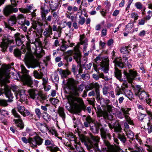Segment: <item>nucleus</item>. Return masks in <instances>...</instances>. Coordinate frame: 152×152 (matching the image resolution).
<instances>
[{
    "mask_svg": "<svg viewBox=\"0 0 152 152\" xmlns=\"http://www.w3.org/2000/svg\"><path fill=\"white\" fill-rule=\"evenodd\" d=\"M122 90V87L121 88H120L118 85H116V87L115 89V92L116 95L118 96L121 93V91Z\"/></svg>",
    "mask_w": 152,
    "mask_h": 152,
    "instance_id": "c03bdc74",
    "label": "nucleus"
},
{
    "mask_svg": "<svg viewBox=\"0 0 152 152\" xmlns=\"http://www.w3.org/2000/svg\"><path fill=\"white\" fill-rule=\"evenodd\" d=\"M53 34L52 28L50 25H49L48 27L45 29L43 33L45 40L48 41L50 38L52 37Z\"/></svg>",
    "mask_w": 152,
    "mask_h": 152,
    "instance_id": "412c9836",
    "label": "nucleus"
},
{
    "mask_svg": "<svg viewBox=\"0 0 152 152\" xmlns=\"http://www.w3.org/2000/svg\"><path fill=\"white\" fill-rule=\"evenodd\" d=\"M35 112L38 117L40 118L42 115L40 110L39 108L35 109Z\"/></svg>",
    "mask_w": 152,
    "mask_h": 152,
    "instance_id": "4d7b16f0",
    "label": "nucleus"
},
{
    "mask_svg": "<svg viewBox=\"0 0 152 152\" xmlns=\"http://www.w3.org/2000/svg\"><path fill=\"white\" fill-rule=\"evenodd\" d=\"M14 37L16 42V44L18 46H20L21 45L25 46L23 45V42L22 39L24 38L25 36L22 35L20 34L19 33H17L14 35Z\"/></svg>",
    "mask_w": 152,
    "mask_h": 152,
    "instance_id": "b1692460",
    "label": "nucleus"
},
{
    "mask_svg": "<svg viewBox=\"0 0 152 152\" xmlns=\"http://www.w3.org/2000/svg\"><path fill=\"white\" fill-rule=\"evenodd\" d=\"M125 131L126 132V135L127 136V138L129 139V141L130 143H132L131 140L134 139V133L130 130L128 131L127 129L125 130Z\"/></svg>",
    "mask_w": 152,
    "mask_h": 152,
    "instance_id": "2f4dec72",
    "label": "nucleus"
},
{
    "mask_svg": "<svg viewBox=\"0 0 152 152\" xmlns=\"http://www.w3.org/2000/svg\"><path fill=\"white\" fill-rule=\"evenodd\" d=\"M21 68L22 75L18 73L10 72L11 69H14L10 65L2 66L0 70V80H3L10 78L16 79L18 77L25 84L31 87H33V83H37V81H33L31 77L28 75L29 71L27 70L23 65H21Z\"/></svg>",
    "mask_w": 152,
    "mask_h": 152,
    "instance_id": "f257e3e1",
    "label": "nucleus"
},
{
    "mask_svg": "<svg viewBox=\"0 0 152 152\" xmlns=\"http://www.w3.org/2000/svg\"><path fill=\"white\" fill-rule=\"evenodd\" d=\"M49 6L51 10L52 11L56 10L57 9L59 5V3L57 1H49Z\"/></svg>",
    "mask_w": 152,
    "mask_h": 152,
    "instance_id": "cd10ccee",
    "label": "nucleus"
},
{
    "mask_svg": "<svg viewBox=\"0 0 152 152\" xmlns=\"http://www.w3.org/2000/svg\"><path fill=\"white\" fill-rule=\"evenodd\" d=\"M17 86H12V88L11 89L12 90V91L15 92V95L19 91V90H18V89L17 88Z\"/></svg>",
    "mask_w": 152,
    "mask_h": 152,
    "instance_id": "338daca9",
    "label": "nucleus"
},
{
    "mask_svg": "<svg viewBox=\"0 0 152 152\" xmlns=\"http://www.w3.org/2000/svg\"><path fill=\"white\" fill-rule=\"evenodd\" d=\"M45 145L47 146H47V148L48 150L51 152H56L59 149L58 147L55 146L54 144L52 143L51 141L48 140H45Z\"/></svg>",
    "mask_w": 152,
    "mask_h": 152,
    "instance_id": "4be33fe9",
    "label": "nucleus"
},
{
    "mask_svg": "<svg viewBox=\"0 0 152 152\" xmlns=\"http://www.w3.org/2000/svg\"><path fill=\"white\" fill-rule=\"evenodd\" d=\"M79 47V45L76 47L75 48V53L74 54V58L75 60L79 66V69L78 70L79 74L82 72L83 69L82 68L81 62V55L80 52L78 50Z\"/></svg>",
    "mask_w": 152,
    "mask_h": 152,
    "instance_id": "f8f14e48",
    "label": "nucleus"
},
{
    "mask_svg": "<svg viewBox=\"0 0 152 152\" xmlns=\"http://www.w3.org/2000/svg\"><path fill=\"white\" fill-rule=\"evenodd\" d=\"M0 113L1 114L4 116H6L8 115H9V113L8 111H7L1 110L0 109Z\"/></svg>",
    "mask_w": 152,
    "mask_h": 152,
    "instance_id": "bf43d9fd",
    "label": "nucleus"
},
{
    "mask_svg": "<svg viewBox=\"0 0 152 152\" xmlns=\"http://www.w3.org/2000/svg\"><path fill=\"white\" fill-rule=\"evenodd\" d=\"M80 42L78 43L77 45L75 46L74 48V50L75 51V53H74V54L75 53V48L78 46V45H79V47L78 48V50L80 52V53H81L80 52V51L79 50V48L80 47V45H82L83 46V52H86V50L88 47V39L86 38L85 36V34H83L82 35H80ZM81 54V53H80ZM89 54V51H88L87 53H84V55L85 56H88V54ZM82 57V56H81V57Z\"/></svg>",
    "mask_w": 152,
    "mask_h": 152,
    "instance_id": "6e6552de",
    "label": "nucleus"
},
{
    "mask_svg": "<svg viewBox=\"0 0 152 152\" xmlns=\"http://www.w3.org/2000/svg\"><path fill=\"white\" fill-rule=\"evenodd\" d=\"M17 21L19 24L20 25H26L27 26L30 25V22L28 20H26L24 15L20 14L17 16Z\"/></svg>",
    "mask_w": 152,
    "mask_h": 152,
    "instance_id": "5701e85b",
    "label": "nucleus"
},
{
    "mask_svg": "<svg viewBox=\"0 0 152 152\" xmlns=\"http://www.w3.org/2000/svg\"><path fill=\"white\" fill-rule=\"evenodd\" d=\"M25 91V90L23 89L19 90L18 92L15 94V96L17 99H19L20 102L22 103H26L27 99Z\"/></svg>",
    "mask_w": 152,
    "mask_h": 152,
    "instance_id": "aec40b11",
    "label": "nucleus"
},
{
    "mask_svg": "<svg viewBox=\"0 0 152 152\" xmlns=\"http://www.w3.org/2000/svg\"><path fill=\"white\" fill-rule=\"evenodd\" d=\"M124 74L126 76L127 80L129 83H131L132 82L134 78L137 76V73L136 72L132 69L129 70V73L124 71Z\"/></svg>",
    "mask_w": 152,
    "mask_h": 152,
    "instance_id": "6ab92c4d",
    "label": "nucleus"
},
{
    "mask_svg": "<svg viewBox=\"0 0 152 152\" xmlns=\"http://www.w3.org/2000/svg\"><path fill=\"white\" fill-rule=\"evenodd\" d=\"M100 131L101 136L103 140L105 146L102 148L103 152H117L116 148L113 145H111L108 141L111 139V137L109 131L102 127L100 129Z\"/></svg>",
    "mask_w": 152,
    "mask_h": 152,
    "instance_id": "f03ea898",
    "label": "nucleus"
},
{
    "mask_svg": "<svg viewBox=\"0 0 152 152\" xmlns=\"http://www.w3.org/2000/svg\"><path fill=\"white\" fill-rule=\"evenodd\" d=\"M86 122H85L84 123V126L86 127H88L91 124H92L94 121L91 118V116L89 115L87 116L86 118Z\"/></svg>",
    "mask_w": 152,
    "mask_h": 152,
    "instance_id": "473e14b6",
    "label": "nucleus"
},
{
    "mask_svg": "<svg viewBox=\"0 0 152 152\" xmlns=\"http://www.w3.org/2000/svg\"><path fill=\"white\" fill-rule=\"evenodd\" d=\"M135 94L137 92H138L139 91H141L142 90V89L141 88L140 86L138 85H137L135 86Z\"/></svg>",
    "mask_w": 152,
    "mask_h": 152,
    "instance_id": "69168bd1",
    "label": "nucleus"
},
{
    "mask_svg": "<svg viewBox=\"0 0 152 152\" xmlns=\"http://www.w3.org/2000/svg\"><path fill=\"white\" fill-rule=\"evenodd\" d=\"M51 13L54 20H56L59 17V13L58 11L54 12L52 11Z\"/></svg>",
    "mask_w": 152,
    "mask_h": 152,
    "instance_id": "3c124183",
    "label": "nucleus"
},
{
    "mask_svg": "<svg viewBox=\"0 0 152 152\" xmlns=\"http://www.w3.org/2000/svg\"><path fill=\"white\" fill-rule=\"evenodd\" d=\"M40 73H39L37 71L34 70L33 72L34 76L35 78L41 79L42 78V74L41 72Z\"/></svg>",
    "mask_w": 152,
    "mask_h": 152,
    "instance_id": "79ce46f5",
    "label": "nucleus"
},
{
    "mask_svg": "<svg viewBox=\"0 0 152 152\" xmlns=\"http://www.w3.org/2000/svg\"><path fill=\"white\" fill-rule=\"evenodd\" d=\"M4 38L3 41L0 44V47L1 48V50L5 51L7 49L8 46L13 42V41L12 39L11 36L8 35L4 36Z\"/></svg>",
    "mask_w": 152,
    "mask_h": 152,
    "instance_id": "ddd939ff",
    "label": "nucleus"
},
{
    "mask_svg": "<svg viewBox=\"0 0 152 152\" xmlns=\"http://www.w3.org/2000/svg\"><path fill=\"white\" fill-rule=\"evenodd\" d=\"M99 137L98 136H91V138L88 140L86 144V146L89 152H103L102 149L101 152L98 147Z\"/></svg>",
    "mask_w": 152,
    "mask_h": 152,
    "instance_id": "423d86ee",
    "label": "nucleus"
},
{
    "mask_svg": "<svg viewBox=\"0 0 152 152\" xmlns=\"http://www.w3.org/2000/svg\"><path fill=\"white\" fill-rule=\"evenodd\" d=\"M72 71L75 75H77V69L76 68V66L75 64L72 65Z\"/></svg>",
    "mask_w": 152,
    "mask_h": 152,
    "instance_id": "13d9d810",
    "label": "nucleus"
},
{
    "mask_svg": "<svg viewBox=\"0 0 152 152\" xmlns=\"http://www.w3.org/2000/svg\"><path fill=\"white\" fill-rule=\"evenodd\" d=\"M128 82L127 81L124 80V82L123 83L122 87V90H125L126 89V88H127L128 87Z\"/></svg>",
    "mask_w": 152,
    "mask_h": 152,
    "instance_id": "052dcab7",
    "label": "nucleus"
},
{
    "mask_svg": "<svg viewBox=\"0 0 152 152\" xmlns=\"http://www.w3.org/2000/svg\"><path fill=\"white\" fill-rule=\"evenodd\" d=\"M68 137H69V138L70 139L71 141H74V144H76L77 143L80 142H77L76 141V137H75L74 135L72 134H69V135L68 136Z\"/></svg>",
    "mask_w": 152,
    "mask_h": 152,
    "instance_id": "de8ad7c7",
    "label": "nucleus"
},
{
    "mask_svg": "<svg viewBox=\"0 0 152 152\" xmlns=\"http://www.w3.org/2000/svg\"><path fill=\"white\" fill-rule=\"evenodd\" d=\"M17 22V16L16 15H14L10 16L8 20V25L6 26L8 30L11 31H15V30L12 26H13L15 25Z\"/></svg>",
    "mask_w": 152,
    "mask_h": 152,
    "instance_id": "2eb2a0df",
    "label": "nucleus"
},
{
    "mask_svg": "<svg viewBox=\"0 0 152 152\" xmlns=\"http://www.w3.org/2000/svg\"><path fill=\"white\" fill-rule=\"evenodd\" d=\"M101 55L99 54L95 59V62L96 64H93V66L96 72H99V70L100 69L101 67L104 73H108L109 69V60H102L101 62Z\"/></svg>",
    "mask_w": 152,
    "mask_h": 152,
    "instance_id": "20e7f679",
    "label": "nucleus"
},
{
    "mask_svg": "<svg viewBox=\"0 0 152 152\" xmlns=\"http://www.w3.org/2000/svg\"><path fill=\"white\" fill-rule=\"evenodd\" d=\"M18 111L22 114L25 109L24 107L23 106H18Z\"/></svg>",
    "mask_w": 152,
    "mask_h": 152,
    "instance_id": "0e129e2a",
    "label": "nucleus"
},
{
    "mask_svg": "<svg viewBox=\"0 0 152 152\" xmlns=\"http://www.w3.org/2000/svg\"><path fill=\"white\" fill-rule=\"evenodd\" d=\"M12 113L15 118H18L17 119L13 120L16 125L21 129H23L24 127V124L22 120L20 118V116L18 114L15 109H13L12 110Z\"/></svg>",
    "mask_w": 152,
    "mask_h": 152,
    "instance_id": "4468645a",
    "label": "nucleus"
},
{
    "mask_svg": "<svg viewBox=\"0 0 152 152\" xmlns=\"http://www.w3.org/2000/svg\"><path fill=\"white\" fill-rule=\"evenodd\" d=\"M28 93L31 98L34 99L36 98L38 94V92L34 89H31L28 90Z\"/></svg>",
    "mask_w": 152,
    "mask_h": 152,
    "instance_id": "c85d7f7f",
    "label": "nucleus"
},
{
    "mask_svg": "<svg viewBox=\"0 0 152 152\" xmlns=\"http://www.w3.org/2000/svg\"><path fill=\"white\" fill-rule=\"evenodd\" d=\"M115 66L114 71L115 76L120 81L122 82L123 80L122 77V73L121 71L117 67H118V66H116L115 64Z\"/></svg>",
    "mask_w": 152,
    "mask_h": 152,
    "instance_id": "393cba45",
    "label": "nucleus"
},
{
    "mask_svg": "<svg viewBox=\"0 0 152 152\" xmlns=\"http://www.w3.org/2000/svg\"><path fill=\"white\" fill-rule=\"evenodd\" d=\"M64 109L62 107H59L58 110V113L59 116L62 118L64 121L66 118L65 114L64 112Z\"/></svg>",
    "mask_w": 152,
    "mask_h": 152,
    "instance_id": "c756f323",
    "label": "nucleus"
},
{
    "mask_svg": "<svg viewBox=\"0 0 152 152\" xmlns=\"http://www.w3.org/2000/svg\"><path fill=\"white\" fill-rule=\"evenodd\" d=\"M106 108L107 111H101L98 113L97 118L99 121V125H101V122L104 120L112 121L113 119V116L112 113L114 107L112 105H107Z\"/></svg>",
    "mask_w": 152,
    "mask_h": 152,
    "instance_id": "39448f33",
    "label": "nucleus"
},
{
    "mask_svg": "<svg viewBox=\"0 0 152 152\" xmlns=\"http://www.w3.org/2000/svg\"><path fill=\"white\" fill-rule=\"evenodd\" d=\"M52 79L53 81L54 82V83H56V84L58 82L59 80V77L58 75L56 73H54V74L53 75Z\"/></svg>",
    "mask_w": 152,
    "mask_h": 152,
    "instance_id": "a18cd8bd",
    "label": "nucleus"
},
{
    "mask_svg": "<svg viewBox=\"0 0 152 152\" xmlns=\"http://www.w3.org/2000/svg\"><path fill=\"white\" fill-rule=\"evenodd\" d=\"M135 145V146L138 147V143H139L141 145L142 144V141L141 139L138 137H137L135 139L134 138L132 140Z\"/></svg>",
    "mask_w": 152,
    "mask_h": 152,
    "instance_id": "72a5a7b5",
    "label": "nucleus"
},
{
    "mask_svg": "<svg viewBox=\"0 0 152 152\" xmlns=\"http://www.w3.org/2000/svg\"><path fill=\"white\" fill-rule=\"evenodd\" d=\"M121 110L124 114V117L125 118H127L129 116V111L127 109L122 108L121 109Z\"/></svg>",
    "mask_w": 152,
    "mask_h": 152,
    "instance_id": "49530a36",
    "label": "nucleus"
},
{
    "mask_svg": "<svg viewBox=\"0 0 152 152\" xmlns=\"http://www.w3.org/2000/svg\"><path fill=\"white\" fill-rule=\"evenodd\" d=\"M132 44H129L127 47H122L120 50L121 53L124 54L128 53L129 51L128 49L129 48H132Z\"/></svg>",
    "mask_w": 152,
    "mask_h": 152,
    "instance_id": "f704fd0d",
    "label": "nucleus"
},
{
    "mask_svg": "<svg viewBox=\"0 0 152 152\" xmlns=\"http://www.w3.org/2000/svg\"><path fill=\"white\" fill-rule=\"evenodd\" d=\"M80 143H77L76 144H74L77 151V152H85V151L83 148L81 146L80 144Z\"/></svg>",
    "mask_w": 152,
    "mask_h": 152,
    "instance_id": "ea45409f",
    "label": "nucleus"
},
{
    "mask_svg": "<svg viewBox=\"0 0 152 152\" xmlns=\"http://www.w3.org/2000/svg\"><path fill=\"white\" fill-rule=\"evenodd\" d=\"M68 101L70 106L77 107L79 106L81 100L78 98L73 96H69L68 98Z\"/></svg>",
    "mask_w": 152,
    "mask_h": 152,
    "instance_id": "a211bd4d",
    "label": "nucleus"
},
{
    "mask_svg": "<svg viewBox=\"0 0 152 152\" xmlns=\"http://www.w3.org/2000/svg\"><path fill=\"white\" fill-rule=\"evenodd\" d=\"M135 95L138 96L141 99H143L144 98L147 99L149 97V95L147 94L145 91L142 90L137 92Z\"/></svg>",
    "mask_w": 152,
    "mask_h": 152,
    "instance_id": "bb28decb",
    "label": "nucleus"
},
{
    "mask_svg": "<svg viewBox=\"0 0 152 152\" xmlns=\"http://www.w3.org/2000/svg\"><path fill=\"white\" fill-rule=\"evenodd\" d=\"M44 114L43 115L44 119L46 121H49L50 119V116L46 113L45 112Z\"/></svg>",
    "mask_w": 152,
    "mask_h": 152,
    "instance_id": "864d4df0",
    "label": "nucleus"
},
{
    "mask_svg": "<svg viewBox=\"0 0 152 152\" xmlns=\"http://www.w3.org/2000/svg\"><path fill=\"white\" fill-rule=\"evenodd\" d=\"M97 102L100 103L101 104L104 105V104L105 99L102 97H99V98L96 99Z\"/></svg>",
    "mask_w": 152,
    "mask_h": 152,
    "instance_id": "e2e57ef3",
    "label": "nucleus"
},
{
    "mask_svg": "<svg viewBox=\"0 0 152 152\" xmlns=\"http://www.w3.org/2000/svg\"><path fill=\"white\" fill-rule=\"evenodd\" d=\"M32 6L31 5L27 6V8H20L19 9V11L23 13H26L30 12L31 10Z\"/></svg>",
    "mask_w": 152,
    "mask_h": 152,
    "instance_id": "7c9ffc66",
    "label": "nucleus"
},
{
    "mask_svg": "<svg viewBox=\"0 0 152 152\" xmlns=\"http://www.w3.org/2000/svg\"><path fill=\"white\" fill-rule=\"evenodd\" d=\"M118 137L121 142L125 144L126 140V138L125 135L123 133H118Z\"/></svg>",
    "mask_w": 152,
    "mask_h": 152,
    "instance_id": "e433bc0d",
    "label": "nucleus"
},
{
    "mask_svg": "<svg viewBox=\"0 0 152 152\" xmlns=\"http://www.w3.org/2000/svg\"><path fill=\"white\" fill-rule=\"evenodd\" d=\"M127 148L130 151V152H145V151L142 148H137L136 150H134L132 147L127 146Z\"/></svg>",
    "mask_w": 152,
    "mask_h": 152,
    "instance_id": "a19ab883",
    "label": "nucleus"
},
{
    "mask_svg": "<svg viewBox=\"0 0 152 152\" xmlns=\"http://www.w3.org/2000/svg\"><path fill=\"white\" fill-rule=\"evenodd\" d=\"M90 129L94 133H97L98 132L99 130L98 127L96 126L95 123L93 121L92 124H91L90 125Z\"/></svg>",
    "mask_w": 152,
    "mask_h": 152,
    "instance_id": "c9c22d12",
    "label": "nucleus"
},
{
    "mask_svg": "<svg viewBox=\"0 0 152 152\" xmlns=\"http://www.w3.org/2000/svg\"><path fill=\"white\" fill-rule=\"evenodd\" d=\"M67 85L69 89L72 91L73 94L77 96H79V93L83 91L84 87L83 84H81L77 87L76 82L73 79L71 78L68 79Z\"/></svg>",
    "mask_w": 152,
    "mask_h": 152,
    "instance_id": "0eeeda50",
    "label": "nucleus"
},
{
    "mask_svg": "<svg viewBox=\"0 0 152 152\" xmlns=\"http://www.w3.org/2000/svg\"><path fill=\"white\" fill-rule=\"evenodd\" d=\"M31 141V146L33 148L36 147L37 145H41L43 142V139L40 136L37 135L33 138H30Z\"/></svg>",
    "mask_w": 152,
    "mask_h": 152,
    "instance_id": "dca6fc26",
    "label": "nucleus"
},
{
    "mask_svg": "<svg viewBox=\"0 0 152 152\" xmlns=\"http://www.w3.org/2000/svg\"><path fill=\"white\" fill-rule=\"evenodd\" d=\"M69 47L68 44H64L60 47V50L62 51H65Z\"/></svg>",
    "mask_w": 152,
    "mask_h": 152,
    "instance_id": "603ef678",
    "label": "nucleus"
},
{
    "mask_svg": "<svg viewBox=\"0 0 152 152\" xmlns=\"http://www.w3.org/2000/svg\"><path fill=\"white\" fill-rule=\"evenodd\" d=\"M79 18H80V20L78 22L81 25H83L85 21V18L84 17H81V15L79 16Z\"/></svg>",
    "mask_w": 152,
    "mask_h": 152,
    "instance_id": "6e6d98bb",
    "label": "nucleus"
},
{
    "mask_svg": "<svg viewBox=\"0 0 152 152\" xmlns=\"http://www.w3.org/2000/svg\"><path fill=\"white\" fill-rule=\"evenodd\" d=\"M146 112L149 115V122L148 123V124H152V112L148 110H147Z\"/></svg>",
    "mask_w": 152,
    "mask_h": 152,
    "instance_id": "37998d69",
    "label": "nucleus"
},
{
    "mask_svg": "<svg viewBox=\"0 0 152 152\" xmlns=\"http://www.w3.org/2000/svg\"><path fill=\"white\" fill-rule=\"evenodd\" d=\"M29 137L28 139H27L26 137H23L21 138V140L24 143L27 144L28 143H29L31 145V141L30 140Z\"/></svg>",
    "mask_w": 152,
    "mask_h": 152,
    "instance_id": "5fc2aeb1",
    "label": "nucleus"
},
{
    "mask_svg": "<svg viewBox=\"0 0 152 152\" xmlns=\"http://www.w3.org/2000/svg\"><path fill=\"white\" fill-rule=\"evenodd\" d=\"M50 12V9H45L44 7H41V14L42 19L41 22H35L33 24L32 27L34 29L38 31L40 29L41 26L48 25V21H51L52 18L51 15H49L47 18H46V15Z\"/></svg>",
    "mask_w": 152,
    "mask_h": 152,
    "instance_id": "7ed1b4c3",
    "label": "nucleus"
},
{
    "mask_svg": "<svg viewBox=\"0 0 152 152\" xmlns=\"http://www.w3.org/2000/svg\"><path fill=\"white\" fill-rule=\"evenodd\" d=\"M145 146L147 147V150L148 152H152V146L149 145L145 144Z\"/></svg>",
    "mask_w": 152,
    "mask_h": 152,
    "instance_id": "774afa93",
    "label": "nucleus"
},
{
    "mask_svg": "<svg viewBox=\"0 0 152 152\" xmlns=\"http://www.w3.org/2000/svg\"><path fill=\"white\" fill-rule=\"evenodd\" d=\"M12 5L6 6L3 10L4 14L6 16H8L12 12H17L18 11V8H14L17 5L15 0H11Z\"/></svg>",
    "mask_w": 152,
    "mask_h": 152,
    "instance_id": "9d476101",
    "label": "nucleus"
},
{
    "mask_svg": "<svg viewBox=\"0 0 152 152\" xmlns=\"http://www.w3.org/2000/svg\"><path fill=\"white\" fill-rule=\"evenodd\" d=\"M122 91H124L125 96L129 99H131L133 98V94L130 91L126 89Z\"/></svg>",
    "mask_w": 152,
    "mask_h": 152,
    "instance_id": "4c0bfd02",
    "label": "nucleus"
},
{
    "mask_svg": "<svg viewBox=\"0 0 152 152\" xmlns=\"http://www.w3.org/2000/svg\"><path fill=\"white\" fill-rule=\"evenodd\" d=\"M135 5L138 9L141 10L142 8V5L140 2H137L135 3Z\"/></svg>",
    "mask_w": 152,
    "mask_h": 152,
    "instance_id": "680f3d73",
    "label": "nucleus"
},
{
    "mask_svg": "<svg viewBox=\"0 0 152 152\" xmlns=\"http://www.w3.org/2000/svg\"><path fill=\"white\" fill-rule=\"evenodd\" d=\"M127 59L126 57H124L123 58V61L121 58H116L114 60L113 62L116 66L122 69L125 67L126 63V62H127Z\"/></svg>",
    "mask_w": 152,
    "mask_h": 152,
    "instance_id": "f3484780",
    "label": "nucleus"
},
{
    "mask_svg": "<svg viewBox=\"0 0 152 152\" xmlns=\"http://www.w3.org/2000/svg\"><path fill=\"white\" fill-rule=\"evenodd\" d=\"M47 99V97L46 96L42 94L39 96L38 97V99L40 102L43 103L44 102V100H46Z\"/></svg>",
    "mask_w": 152,
    "mask_h": 152,
    "instance_id": "09e8293b",
    "label": "nucleus"
},
{
    "mask_svg": "<svg viewBox=\"0 0 152 152\" xmlns=\"http://www.w3.org/2000/svg\"><path fill=\"white\" fill-rule=\"evenodd\" d=\"M34 57L28 51L25 55L24 60L26 66L29 68H34L36 65L34 62Z\"/></svg>",
    "mask_w": 152,
    "mask_h": 152,
    "instance_id": "1a4fd4ad",
    "label": "nucleus"
},
{
    "mask_svg": "<svg viewBox=\"0 0 152 152\" xmlns=\"http://www.w3.org/2000/svg\"><path fill=\"white\" fill-rule=\"evenodd\" d=\"M21 50L23 52L19 49L16 48L14 49L13 53L15 56L18 58L20 59H21V55L23 52L25 53L26 51V49L25 48H21Z\"/></svg>",
    "mask_w": 152,
    "mask_h": 152,
    "instance_id": "a878e982",
    "label": "nucleus"
},
{
    "mask_svg": "<svg viewBox=\"0 0 152 152\" xmlns=\"http://www.w3.org/2000/svg\"><path fill=\"white\" fill-rule=\"evenodd\" d=\"M60 74L62 77H66L67 76L70 74L69 71L60 69L59 71Z\"/></svg>",
    "mask_w": 152,
    "mask_h": 152,
    "instance_id": "58836bf2",
    "label": "nucleus"
},
{
    "mask_svg": "<svg viewBox=\"0 0 152 152\" xmlns=\"http://www.w3.org/2000/svg\"><path fill=\"white\" fill-rule=\"evenodd\" d=\"M8 100L7 101H6V100L3 99H0V105L4 107L7 106L8 105L7 102H10L8 101Z\"/></svg>",
    "mask_w": 152,
    "mask_h": 152,
    "instance_id": "8fccbe9b",
    "label": "nucleus"
},
{
    "mask_svg": "<svg viewBox=\"0 0 152 152\" xmlns=\"http://www.w3.org/2000/svg\"><path fill=\"white\" fill-rule=\"evenodd\" d=\"M3 94H4L6 96L9 98L8 101L10 102L12 101V99L13 98L12 94L8 86L6 84L2 85L1 88L0 89V96Z\"/></svg>",
    "mask_w": 152,
    "mask_h": 152,
    "instance_id": "9b49d317",
    "label": "nucleus"
}]
</instances>
